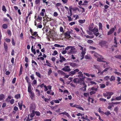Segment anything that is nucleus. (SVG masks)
<instances>
[{
  "label": "nucleus",
  "mask_w": 121,
  "mask_h": 121,
  "mask_svg": "<svg viewBox=\"0 0 121 121\" xmlns=\"http://www.w3.org/2000/svg\"><path fill=\"white\" fill-rule=\"evenodd\" d=\"M25 79L26 80L27 82L28 83V92L29 93L32 92L31 89L32 86L30 83L29 82L30 79L27 76H26L25 77Z\"/></svg>",
  "instance_id": "1"
},
{
  "label": "nucleus",
  "mask_w": 121,
  "mask_h": 121,
  "mask_svg": "<svg viewBox=\"0 0 121 121\" xmlns=\"http://www.w3.org/2000/svg\"><path fill=\"white\" fill-rule=\"evenodd\" d=\"M85 78H80L79 80V82H80L81 85L83 84L84 86L82 87L84 88V89L83 90L84 91H86V88L87 87L86 85L85 84V82L84 81Z\"/></svg>",
  "instance_id": "2"
},
{
  "label": "nucleus",
  "mask_w": 121,
  "mask_h": 121,
  "mask_svg": "<svg viewBox=\"0 0 121 121\" xmlns=\"http://www.w3.org/2000/svg\"><path fill=\"white\" fill-rule=\"evenodd\" d=\"M113 93L112 92H107L103 94V95L104 97H107V99H110L111 97V96L112 95Z\"/></svg>",
  "instance_id": "3"
},
{
  "label": "nucleus",
  "mask_w": 121,
  "mask_h": 121,
  "mask_svg": "<svg viewBox=\"0 0 121 121\" xmlns=\"http://www.w3.org/2000/svg\"><path fill=\"white\" fill-rule=\"evenodd\" d=\"M71 31H67L65 33L63 32V34L64 35L65 38L67 39H70V38L71 37L70 35Z\"/></svg>",
  "instance_id": "4"
},
{
  "label": "nucleus",
  "mask_w": 121,
  "mask_h": 121,
  "mask_svg": "<svg viewBox=\"0 0 121 121\" xmlns=\"http://www.w3.org/2000/svg\"><path fill=\"white\" fill-rule=\"evenodd\" d=\"M62 69L65 72H69L71 70L69 66H65Z\"/></svg>",
  "instance_id": "5"
},
{
  "label": "nucleus",
  "mask_w": 121,
  "mask_h": 121,
  "mask_svg": "<svg viewBox=\"0 0 121 121\" xmlns=\"http://www.w3.org/2000/svg\"><path fill=\"white\" fill-rule=\"evenodd\" d=\"M116 26H115L114 27L112 28L108 32L107 35H109L112 34L115 30V28L116 29Z\"/></svg>",
  "instance_id": "6"
},
{
  "label": "nucleus",
  "mask_w": 121,
  "mask_h": 121,
  "mask_svg": "<svg viewBox=\"0 0 121 121\" xmlns=\"http://www.w3.org/2000/svg\"><path fill=\"white\" fill-rule=\"evenodd\" d=\"M107 43L105 41L102 40L99 42V44L101 47H103L106 46Z\"/></svg>",
  "instance_id": "7"
},
{
  "label": "nucleus",
  "mask_w": 121,
  "mask_h": 121,
  "mask_svg": "<svg viewBox=\"0 0 121 121\" xmlns=\"http://www.w3.org/2000/svg\"><path fill=\"white\" fill-rule=\"evenodd\" d=\"M60 59L59 61L61 63H63L64 61L66 60V59L63 56H62L61 54H59Z\"/></svg>",
  "instance_id": "8"
},
{
  "label": "nucleus",
  "mask_w": 121,
  "mask_h": 121,
  "mask_svg": "<svg viewBox=\"0 0 121 121\" xmlns=\"http://www.w3.org/2000/svg\"><path fill=\"white\" fill-rule=\"evenodd\" d=\"M99 56L100 57L98 58L97 59V61L99 62H105L103 60L104 59L102 55H99Z\"/></svg>",
  "instance_id": "9"
},
{
  "label": "nucleus",
  "mask_w": 121,
  "mask_h": 121,
  "mask_svg": "<svg viewBox=\"0 0 121 121\" xmlns=\"http://www.w3.org/2000/svg\"><path fill=\"white\" fill-rule=\"evenodd\" d=\"M75 49V48L72 46V48H71L70 51L69 52V53L70 54H73L75 53L76 51L74 50Z\"/></svg>",
  "instance_id": "10"
},
{
  "label": "nucleus",
  "mask_w": 121,
  "mask_h": 121,
  "mask_svg": "<svg viewBox=\"0 0 121 121\" xmlns=\"http://www.w3.org/2000/svg\"><path fill=\"white\" fill-rule=\"evenodd\" d=\"M72 107H75L79 109L82 110L83 111L84 110L83 108L82 107H81L79 106V105H77V104H74V105H73V106H72Z\"/></svg>",
  "instance_id": "11"
},
{
  "label": "nucleus",
  "mask_w": 121,
  "mask_h": 121,
  "mask_svg": "<svg viewBox=\"0 0 121 121\" xmlns=\"http://www.w3.org/2000/svg\"><path fill=\"white\" fill-rule=\"evenodd\" d=\"M69 65L72 67L74 68L77 66L78 64L73 62L69 63Z\"/></svg>",
  "instance_id": "12"
},
{
  "label": "nucleus",
  "mask_w": 121,
  "mask_h": 121,
  "mask_svg": "<svg viewBox=\"0 0 121 121\" xmlns=\"http://www.w3.org/2000/svg\"><path fill=\"white\" fill-rule=\"evenodd\" d=\"M59 114L60 115H61V114H62L65 115L66 116L68 117H69L70 116V115L68 114V113L66 112H62L60 113Z\"/></svg>",
  "instance_id": "13"
},
{
  "label": "nucleus",
  "mask_w": 121,
  "mask_h": 121,
  "mask_svg": "<svg viewBox=\"0 0 121 121\" xmlns=\"http://www.w3.org/2000/svg\"><path fill=\"white\" fill-rule=\"evenodd\" d=\"M99 30H102V23L101 22H99Z\"/></svg>",
  "instance_id": "14"
},
{
  "label": "nucleus",
  "mask_w": 121,
  "mask_h": 121,
  "mask_svg": "<svg viewBox=\"0 0 121 121\" xmlns=\"http://www.w3.org/2000/svg\"><path fill=\"white\" fill-rule=\"evenodd\" d=\"M98 31V28H96L95 27H94L93 29L92 32H93L94 33H96Z\"/></svg>",
  "instance_id": "15"
},
{
  "label": "nucleus",
  "mask_w": 121,
  "mask_h": 121,
  "mask_svg": "<svg viewBox=\"0 0 121 121\" xmlns=\"http://www.w3.org/2000/svg\"><path fill=\"white\" fill-rule=\"evenodd\" d=\"M57 72L58 73L60 74L61 75H64L65 74V73L63 71L61 70H58Z\"/></svg>",
  "instance_id": "16"
},
{
  "label": "nucleus",
  "mask_w": 121,
  "mask_h": 121,
  "mask_svg": "<svg viewBox=\"0 0 121 121\" xmlns=\"http://www.w3.org/2000/svg\"><path fill=\"white\" fill-rule=\"evenodd\" d=\"M4 46L5 51H7L8 49L7 45V43L5 42L4 43Z\"/></svg>",
  "instance_id": "17"
},
{
  "label": "nucleus",
  "mask_w": 121,
  "mask_h": 121,
  "mask_svg": "<svg viewBox=\"0 0 121 121\" xmlns=\"http://www.w3.org/2000/svg\"><path fill=\"white\" fill-rule=\"evenodd\" d=\"M58 35L55 33H53V41L56 40L58 37Z\"/></svg>",
  "instance_id": "18"
},
{
  "label": "nucleus",
  "mask_w": 121,
  "mask_h": 121,
  "mask_svg": "<svg viewBox=\"0 0 121 121\" xmlns=\"http://www.w3.org/2000/svg\"><path fill=\"white\" fill-rule=\"evenodd\" d=\"M92 52V53H93L94 52L95 53V54L94 55V56L95 57H96L97 59L98 58H99V57L98 56H99V54L97 53H96V52H95L94 51H93Z\"/></svg>",
  "instance_id": "19"
},
{
  "label": "nucleus",
  "mask_w": 121,
  "mask_h": 121,
  "mask_svg": "<svg viewBox=\"0 0 121 121\" xmlns=\"http://www.w3.org/2000/svg\"><path fill=\"white\" fill-rule=\"evenodd\" d=\"M37 32L36 31H35L33 32L32 33L31 35L33 36H37L38 37V34H37Z\"/></svg>",
  "instance_id": "20"
},
{
  "label": "nucleus",
  "mask_w": 121,
  "mask_h": 121,
  "mask_svg": "<svg viewBox=\"0 0 121 121\" xmlns=\"http://www.w3.org/2000/svg\"><path fill=\"white\" fill-rule=\"evenodd\" d=\"M109 79L111 81H114L115 80V77L113 76H112Z\"/></svg>",
  "instance_id": "21"
},
{
  "label": "nucleus",
  "mask_w": 121,
  "mask_h": 121,
  "mask_svg": "<svg viewBox=\"0 0 121 121\" xmlns=\"http://www.w3.org/2000/svg\"><path fill=\"white\" fill-rule=\"evenodd\" d=\"M94 26L92 25H90L89 26V30L91 31H92L93 29H92Z\"/></svg>",
  "instance_id": "22"
},
{
  "label": "nucleus",
  "mask_w": 121,
  "mask_h": 121,
  "mask_svg": "<svg viewBox=\"0 0 121 121\" xmlns=\"http://www.w3.org/2000/svg\"><path fill=\"white\" fill-rule=\"evenodd\" d=\"M35 111L34 110H33L32 111V113L30 115V117H33L35 116Z\"/></svg>",
  "instance_id": "23"
},
{
  "label": "nucleus",
  "mask_w": 121,
  "mask_h": 121,
  "mask_svg": "<svg viewBox=\"0 0 121 121\" xmlns=\"http://www.w3.org/2000/svg\"><path fill=\"white\" fill-rule=\"evenodd\" d=\"M4 97V95L3 94H1L0 95V100H1L3 99Z\"/></svg>",
  "instance_id": "24"
},
{
  "label": "nucleus",
  "mask_w": 121,
  "mask_h": 121,
  "mask_svg": "<svg viewBox=\"0 0 121 121\" xmlns=\"http://www.w3.org/2000/svg\"><path fill=\"white\" fill-rule=\"evenodd\" d=\"M2 27L4 29H6L8 27V25L6 24H3L2 26Z\"/></svg>",
  "instance_id": "25"
},
{
  "label": "nucleus",
  "mask_w": 121,
  "mask_h": 121,
  "mask_svg": "<svg viewBox=\"0 0 121 121\" xmlns=\"http://www.w3.org/2000/svg\"><path fill=\"white\" fill-rule=\"evenodd\" d=\"M78 73L79 74L78 75V77H82L83 76V75L81 72H79Z\"/></svg>",
  "instance_id": "26"
},
{
  "label": "nucleus",
  "mask_w": 121,
  "mask_h": 121,
  "mask_svg": "<svg viewBox=\"0 0 121 121\" xmlns=\"http://www.w3.org/2000/svg\"><path fill=\"white\" fill-rule=\"evenodd\" d=\"M85 22V20L84 19L83 20L80 19L79 20L78 22L80 23L83 24Z\"/></svg>",
  "instance_id": "27"
},
{
  "label": "nucleus",
  "mask_w": 121,
  "mask_h": 121,
  "mask_svg": "<svg viewBox=\"0 0 121 121\" xmlns=\"http://www.w3.org/2000/svg\"><path fill=\"white\" fill-rule=\"evenodd\" d=\"M115 100H121V96H117L115 98Z\"/></svg>",
  "instance_id": "28"
},
{
  "label": "nucleus",
  "mask_w": 121,
  "mask_h": 121,
  "mask_svg": "<svg viewBox=\"0 0 121 121\" xmlns=\"http://www.w3.org/2000/svg\"><path fill=\"white\" fill-rule=\"evenodd\" d=\"M18 105L19 106L20 109V110H22V103H21V104H20L19 102H18Z\"/></svg>",
  "instance_id": "29"
},
{
  "label": "nucleus",
  "mask_w": 121,
  "mask_h": 121,
  "mask_svg": "<svg viewBox=\"0 0 121 121\" xmlns=\"http://www.w3.org/2000/svg\"><path fill=\"white\" fill-rule=\"evenodd\" d=\"M37 83V81L35 79H34L33 81L31 84L33 85H35Z\"/></svg>",
  "instance_id": "30"
},
{
  "label": "nucleus",
  "mask_w": 121,
  "mask_h": 121,
  "mask_svg": "<svg viewBox=\"0 0 121 121\" xmlns=\"http://www.w3.org/2000/svg\"><path fill=\"white\" fill-rule=\"evenodd\" d=\"M20 97V94H17L15 95V98L16 99H18Z\"/></svg>",
  "instance_id": "31"
},
{
  "label": "nucleus",
  "mask_w": 121,
  "mask_h": 121,
  "mask_svg": "<svg viewBox=\"0 0 121 121\" xmlns=\"http://www.w3.org/2000/svg\"><path fill=\"white\" fill-rule=\"evenodd\" d=\"M87 38L91 39L93 38L94 37V36L93 35L92 36H90L88 35H87L85 36Z\"/></svg>",
  "instance_id": "32"
},
{
  "label": "nucleus",
  "mask_w": 121,
  "mask_h": 121,
  "mask_svg": "<svg viewBox=\"0 0 121 121\" xmlns=\"http://www.w3.org/2000/svg\"><path fill=\"white\" fill-rule=\"evenodd\" d=\"M114 57L117 58H118L121 60V55H117L114 56Z\"/></svg>",
  "instance_id": "33"
},
{
  "label": "nucleus",
  "mask_w": 121,
  "mask_h": 121,
  "mask_svg": "<svg viewBox=\"0 0 121 121\" xmlns=\"http://www.w3.org/2000/svg\"><path fill=\"white\" fill-rule=\"evenodd\" d=\"M42 17H40L39 16H38V17L37 18L36 20H37V21H38V20H39V22H40V21H41L42 20Z\"/></svg>",
  "instance_id": "34"
},
{
  "label": "nucleus",
  "mask_w": 121,
  "mask_h": 121,
  "mask_svg": "<svg viewBox=\"0 0 121 121\" xmlns=\"http://www.w3.org/2000/svg\"><path fill=\"white\" fill-rule=\"evenodd\" d=\"M35 74L38 77L40 78H41V75L39 72H35Z\"/></svg>",
  "instance_id": "35"
},
{
  "label": "nucleus",
  "mask_w": 121,
  "mask_h": 121,
  "mask_svg": "<svg viewBox=\"0 0 121 121\" xmlns=\"http://www.w3.org/2000/svg\"><path fill=\"white\" fill-rule=\"evenodd\" d=\"M35 2L36 4H40V0H35Z\"/></svg>",
  "instance_id": "36"
},
{
  "label": "nucleus",
  "mask_w": 121,
  "mask_h": 121,
  "mask_svg": "<svg viewBox=\"0 0 121 121\" xmlns=\"http://www.w3.org/2000/svg\"><path fill=\"white\" fill-rule=\"evenodd\" d=\"M60 31L61 32H62L63 34V32H64V31L63 27L62 26H60Z\"/></svg>",
  "instance_id": "37"
},
{
  "label": "nucleus",
  "mask_w": 121,
  "mask_h": 121,
  "mask_svg": "<svg viewBox=\"0 0 121 121\" xmlns=\"http://www.w3.org/2000/svg\"><path fill=\"white\" fill-rule=\"evenodd\" d=\"M2 10L5 12H6V9L5 7V6L3 5L2 7Z\"/></svg>",
  "instance_id": "38"
},
{
  "label": "nucleus",
  "mask_w": 121,
  "mask_h": 121,
  "mask_svg": "<svg viewBox=\"0 0 121 121\" xmlns=\"http://www.w3.org/2000/svg\"><path fill=\"white\" fill-rule=\"evenodd\" d=\"M12 45L13 46H15V42L13 38H12Z\"/></svg>",
  "instance_id": "39"
},
{
  "label": "nucleus",
  "mask_w": 121,
  "mask_h": 121,
  "mask_svg": "<svg viewBox=\"0 0 121 121\" xmlns=\"http://www.w3.org/2000/svg\"><path fill=\"white\" fill-rule=\"evenodd\" d=\"M99 86L100 88H104L105 87V85L104 84H100Z\"/></svg>",
  "instance_id": "40"
},
{
  "label": "nucleus",
  "mask_w": 121,
  "mask_h": 121,
  "mask_svg": "<svg viewBox=\"0 0 121 121\" xmlns=\"http://www.w3.org/2000/svg\"><path fill=\"white\" fill-rule=\"evenodd\" d=\"M104 114L107 116H108L111 114L109 111H107V112H105Z\"/></svg>",
  "instance_id": "41"
},
{
  "label": "nucleus",
  "mask_w": 121,
  "mask_h": 121,
  "mask_svg": "<svg viewBox=\"0 0 121 121\" xmlns=\"http://www.w3.org/2000/svg\"><path fill=\"white\" fill-rule=\"evenodd\" d=\"M31 51L35 55L36 54V52L35 50V49H33L31 50Z\"/></svg>",
  "instance_id": "42"
},
{
  "label": "nucleus",
  "mask_w": 121,
  "mask_h": 121,
  "mask_svg": "<svg viewBox=\"0 0 121 121\" xmlns=\"http://www.w3.org/2000/svg\"><path fill=\"white\" fill-rule=\"evenodd\" d=\"M30 93V97H35V94L34 92H32Z\"/></svg>",
  "instance_id": "43"
},
{
  "label": "nucleus",
  "mask_w": 121,
  "mask_h": 121,
  "mask_svg": "<svg viewBox=\"0 0 121 121\" xmlns=\"http://www.w3.org/2000/svg\"><path fill=\"white\" fill-rule=\"evenodd\" d=\"M85 58L86 59H91V58L88 55H86L85 56Z\"/></svg>",
  "instance_id": "44"
},
{
  "label": "nucleus",
  "mask_w": 121,
  "mask_h": 121,
  "mask_svg": "<svg viewBox=\"0 0 121 121\" xmlns=\"http://www.w3.org/2000/svg\"><path fill=\"white\" fill-rule=\"evenodd\" d=\"M35 113L37 116H39L40 115V113L39 112L36 111Z\"/></svg>",
  "instance_id": "45"
},
{
  "label": "nucleus",
  "mask_w": 121,
  "mask_h": 121,
  "mask_svg": "<svg viewBox=\"0 0 121 121\" xmlns=\"http://www.w3.org/2000/svg\"><path fill=\"white\" fill-rule=\"evenodd\" d=\"M99 100L100 101H103L104 102L106 100V99H104L102 98H99Z\"/></svg>",
  "instance_id": "46"
},
{
  "label": "nucleus",
  "mask_w": 121,
  "mask_h": 121,
  "mask_svg": "<svg viewBox=\"0 0 121 121\" xmlns=\"http://www.w3.org/2000/svg\"><path fill=\"white\" fill-rule=\"evenodd\" d=\"M109 79V77L108 76H105L104 78V79L106 81H108Z\"/></svg>",
  "instance_id": "47"
},
{
  "label": "nucleus",
  "mask_w": 121,
  "mask_h": 121,
  "mask_svg": "<svg viewBox=\"0 0 121 121\" xmlns=\"http://www.w3.org/2000/svg\"><path fill=\"white\" fill-rule=\"evenodd\" d=\"M69 73L70 75H74L75 74V72L74 70L70 71Z\"/></svg>",
  "instance_id": "48"
},
{
  "label": "nucleus",
  "mask_w": 121,
  "mask_h": 121,
  "mask_svg": "<svg viewBox=\"0 0 121 121\" xmlns=\"http://www.w3.org/2000/svg\"><path fill=\"white\" fill-rule=\"evenodd\" d=\"M34 76V74H32V75L30 76V78L32 80H34L35 78Z\"/></svg>",
  "instance_id": "49"
},
{
  "label": "nucleus",
  "mask_w": 121,
  "mask_h": 121,
  "mask_svg": "<svg viewBox=\"0 0 121 121\" xmlns=\"http://www.w3.org/2000/svg\"><path fill=\"white\" fill-rule=\"evenodd\" d=\"M87 42L88 43H93V41L89 39L87 41Z\"/></svg>",
  "instance_id": "50"
},
{
  "label": "nucleus",
  "mask_w": 121,
  "mask_h": 121,
  "mask_svg": "<svg viewBox=\"0 0 121 121\" xmlns=\"http://www.w3.org/2000/svg\"><path fill=\"white\" fill-rule=\"evenodd\" d=\"M67 17L68 18V21H72V19L71 17L70 16H67Z\"/></svg>",
  "instance_id": "51"
},
{
  "label": "nucleus",
  "mask_w": 121,
  "mask_h": 121,
  "mask_svg": "<svg viewBox=\"0 0 121 121\" xmlns=\"http://www.w3.org/2000/svg\"><path fill=\"white\" fill-rule=\"evenodd\" d=\"M72 46H67V48H65V50H68L69 49H71L72 48Z\"/></svg>",
  "instance_id": "52"
},
{
  "label": "nucleus",
  "mask_w": 121,
  "mask_h": 121,
  "mask_svg": "<svg viewBox=\"0 0 121 121\" xmlns=\"http://www.w3.org/2000/svg\"><path fill=\"white\" fill-rule=\"evenodd\" d=\"M5 41L9 43L10 41V39L6 38L5 39Z\"/></svg>",
  "instance_id": "53"
},
{
  "label": "nucleus",
  "mask_w": 121,
  "mask_h": 121,
  "mask_svg": "<svg viewBox=\"0 0 121 121\" xmlns=\"http://www.w3.org/2000/svg\"><path fill=\"white\" fill-rule=\"evenodd\" d=\"M118 109L117 107H115L114 109V111L117 113L118 111Z\"/></svg>",
  "instance_id": "54"
},
{
  "label": "nucleus",
  "mask_w": 121,
  "mask_h": 121,
  "mask_svg": "<svg viewBox=\"0 0 121 121\" xmlns=\"http://www.w3.org/2000/svg\"><path fill=\"white\" fill-rule=\"evenodd\" d=\"M14 101V100L13 99H12L10 101V104H13Z\"/></svg>",
  "instance_id": "55"
},
{
  "label": "nucleus",
  "mask_w": 121,
  "mask_h": 121,
  "mask_svg": "<svg viewBox=\"0 0 121 121\" xmlns=\"http://www.w3.org/2000/svg\"><path fill=\"white\" fill-rule=\"evenodd\" d=\"M7 33L9 35V36H11V31L10 30H8Z\"/></svg>",
  "instance_id": "56"
},
{
  "label": "nucleus",
  "mask_w": 121,
  "mask_h": 121,
  "mask_svg": "<svg viewBox=\"0 0 121 121\" xmlns=\"http://www.w3.org/2000/svg\"><path fill=\"white\" fill-rule=\"evenodd\" d=\"M44 87L45 88V89H44V91H47L48 90V87L46 85H44Z\"/></svg>",
  "instance_id": "57"
},
{
  "label": "nucleus",
  "mask_w": 121,
  "mask_h": 121,
  "mask_svg": "<svg viewBox=\"0 0 121 121\" xmlns=\"http://www.w3.org/2000/svg\"><path fill=\"white\" fill-rule=\"evenodd\" d=\"M83 95L85 97H87L89 95V94L88 93H83Z\"/></svg>",
  "instance_id": "58"
},
{
  "label": "nucleus",
  "mask_w": 121,
  "mask_h": 121,
  "mask_svg": "<svg viewBox=\"0 0 121 121\" xmlns=\"http://www.w3.org/2000/svg\"><path fill=\"white\" fill-rule=\"evenodd\" d=\"M35 91L36 92H37V94H38L39 95H40V91L39 90L37 89H36Z\"/></svg>",
  "instance_id": "59"
},
{
  "label": "nucleus",
  "mask_w": 121,
  "mask_h": 121,
  "mask_svg": "<svg viewBox=\"0 0 121 121\" xmlns=\"http://www.w3.org/2000/svg\"><path fill=\"white\" fill-rule=\"evenodd\" d=\"M16 80V78H14L13 80L12 81V83L14 84L15 83Z\"/></svg>",
  "instance_id": "60"
},
{
  "label": "nucleus",
  "mask_w": 121,
  "mask_h": 121,
  "mask_svg": "<svg viewBox=\"0 0 121 121\" xmlns=\"http://www.w3.org/2000/svg\"><path fill=\"white\" fill-rule=\"evenodd\" d=\"M42 25L41 24H38V26H36L38 28H41L42 27Z\"/></svg>",
  "instance_id": "61"
},
{
  "label": "nucleus",
  "mask_w": 121,
  "mask_h": 121,
  "mask_svg": "<svg viewBox=\"0 0 121 121\" xmlns=\"http://www.w3.org/2000/svg\"><path fill=\"white\" fill-rule=\"evenodd\" d=\"M114 73L118 75H121V73H120L119 72H117L116 71L114 72Z\"/></svg>",
  "instance_id": "62"
},
{
  "label": "nucleus",
  "mask_w": 121,
  "mask_h": 121,
  "mask_svg": "<svg viewBox=\"0 0 121 121\" xmlns=\"http://www.w3.org/2000/svg\"><path fill=\"white\" fill-rule=\"evenodd\" d=\"M58 15V13L56 12H54L53 14V16L56 17Z\"/></svg>",
  "instance_id": "63"
},
{
  "label": "nucleus",
  "mask_w": 121,
  "mask_h": 121,
  "mask_svg": "<svg viewBox=\"0 0 121 121\" xmlns=\"http://www.w3.org/2000/svg\"><path fill=\"white\" fill-rule=\"evenodd\" d=\"M95 92L94 91H92L90 92V95H92L95 94Z\"/></svg>",
  "instance_id": "64"
}]
</instances>
